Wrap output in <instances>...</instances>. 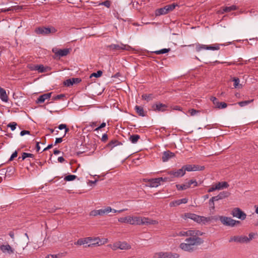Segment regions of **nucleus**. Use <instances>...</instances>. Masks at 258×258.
<instances>
[{"instance_id": "nucleus-1", "label": "nucleus", "mask_w": 258, "mask_h": 258, "mask_svg": "<svg viewBox=\"0 0 258 258\" xmlns=\"http://www.w3.org/2000/svg\"><path fill=\"white\" fill-rule=\"evenodd\" d=\"M202 235H196L194 236H189L185 240V242L180 244L179 247L183 250L188 252H192L197 249L198 246L201 245L204 240L199 237Z\"/></svg>"}, {"instance_id": "nucleus-2", "label": "nucleus", "mask_w": 258, "mask_h": 258, "mask_svg": "<svg viewBox=\"0 0 258 258\" xmlns=\"http://www.w3.org/2000/svg\"><path fill=\"white\" fill-rule=\"evenodd\" d=\"M186 218L190 219L199 224H206L213 221H218V218L216 216H211L206 217L204 216H199L192 213H187L185 214Z\"/></svg>"}, {"instance_id": "nucleus-3", "label": "nucleus", "mask_w": 258, "mask_h": 258, "mask_svg": "<svg viewBox=\"0 0 258 258\" xmlns=\"http://www.w3.org/2000/svg\"><path fill=\"white\" fill-rule=\"evenodd\" d=\"M140 217L126 216L118 218V221L120 223L130 224L131 225H139Z\"/></svg>"}, {"instance_id": "nucleus-4", "label": "nucleus", "mask_w": 258, "mask_h": 258, "mask_svg": "<svg viewBox=\"0 0 258 258\" xmlns=\"http://www.w3.org/2000/svg\"><path fill=\"white\" fill-rule=\"evenodd\" d=\"M217 217L218 218V220H220L221 222L225 226L233 227L236 223L239 224L240 223L239 221H236L230 217L223 216Z\"/></svg>"}, {"instance_id": "nucleus-5", "label": "nucleus", "mask_w": 258, "mask_h": 258, "mask_svg": "<svg viewBox=\"0 0 258 258\" xmlns=\"http://www.w3.org/2000/svg\"><path fill=\"white\" fill-rule=\"evenodd\" d=\"M225 45L224 44H215L212 46L200 44L198 43L196 45V50L197 52L201 51L202 49L217 50L220 49V46Z\"/></svg>"}, {"instance_id": "nucleus-6", "label": "nucleus", "mask_w": 258, "mask_h": 258, "mask_svg": "<svg viewBox=\"0 0 258 258\" xmlns=\"http://www.w3.org/2000/svg\"><path fill=\"white\" fill-rule=\"evenodd\" d=\"M37 34H41L43 35H48L50 33H54L57 31V30L53 27H40L36 28L35 30Z\"/></svg>"}, {"instance_id": "nucleus-7", "label": "nucleus", "mask_w": 258, "mask_h": 258, "mask_svg": "<svg viewBox=\"0 0 258 258\" xmlns=\"http://www.w3.org/2000/svg\"><path fill=\"white\" fill-rule=\"evenodd\" d=\"M179 254L171 252H158L154 253V258H178Z\"/></svg>"}, {"instance_id": "nucleus-8", "label": "nucleus", "mask_w": 258, "mask_h": 258, "mask_svg": "<svg viewBox=\"0 0 258 258\" xmlns=\"http://www.w3.org/2000/svg\"><path fill=\"white\" fill-rule=\"evenodd\" d=\"M52 51L54 53L53 58L55 59H59L61 57L67 56L70 53V49H57L53 48Z\"/></svg>"}, {"instance_id": "nucleus-9", "label": "nucleus", "mask_w": 258, "mask_h": 258, "mask_svg": "<svg viewBox=\"0 0 258 258\" xmlns=\"http://www.w3.org/2000/svg\"><path fill=\"white\" fill-rule=\"evenodd\" d=\"M203 233L199 230H188L186 231H181L176 234L179 236H194L196 235H203Z\"/></svg>"}, {"instance_id": "nucleus-10", "label": "nucleus", "mask_w": 258, "mask_h": 258, "mask_svg": "<svg viewBox=\"0 0 258 258\" xmlns=\"http://www.w3.org/2000/svg\"><path fill=\"white\" fill-rule=\"evenodd\" d=\"M231 214L234 217L243 220L245 219L246 215L240 208H234L231 211Z\"/></svg>"}, {"instance_id": "nucleus-11", "label": "nucleus", "mask_w": 258, "mask_h": 258, "mask_svg": "<svg viewBox=\"0 0 258 258\" xmlns=\"http://www.w3.org/2000/svg\"><path fill=\"white\" fill-rule=\"evenodd\" d=\"M230 194V192H229L228 191H222V192H220L216 196L213 197L210 199V202L211 203H213V209H215L214 202L218 201L219 200L227 198L229 196Z\"/></svg>"}, {"instance_id": "nucleus-12", "label": "nucleus", "mask_w": 258, "mask_h": 258, "mask_svg": "<svg viewBox=\"0 0 258 258\" xmlns=\"http://www.w3.org/2000/svg\"><path fill=\"white\" fill-rule=\"evenodd\" d=\"M192 184H194V187L198 186L197 181L196 180L191 179L184 184H177L176 186L178 190H185L190 187Z\"/></svg>"}, {"instance_id": "nucleus-13", "label": "nucleus", "mask_w": 258, "mask_h": 258, "mask_svg": "<svg viewBox=\"0 0 258 258\" xmlns=\"http://www.w3.org/2000/svg\"><path fill=\"white\" fill-rule=\"evenodd\" d=\"M158 224V222L157 220L151 219L148 217H140L139 219V224L141 225H156Z\"/></svg>"}, {"instance_id": "nucleus-14", "label": "nucleus", "mask_w": 258, "mask_h": 258, "mask_svg": "<svg viewBox=\"0 0 258 258\" xmlns=\"http://www.w3.org/2000/svg\"><path fill=\"white\" fill-rule=\"evenodd\" d=\"M184 172L187 171H201L205 169L204 166H201L198 165H186L182 166Z\"/></svg>"}, {"instance_id": "nucleus-15", "label": "nucleus", "mask_w": 258, "mask_h": 258, "mask_svg": "<svg viewBox=\"0 0 258 258\" xmlns=\"http://www.w3.org/2000/svg\"><path fill=\"white\" fill-rule=\"evenodd\" d=\"M247 236L245 235L234 236L230 237L229 240V242H235L239 243H246Z\"/></svg>"}, {"instance_id": "nucleus-16", "label": "nucleus", "mask_w": 258, "mask_h": 258, "mask_svg": "<svg viewBox=\"0 0 258 258\" xmlns=\"http://www.w3.org/2000/svg\"><path fill=\"white\" fill-rule=\"evenodd\" d=\"M107 47L112 50H127L130 47L128 45L121 43L120 44H112L107 46Z\"/></svg>"}, {"instance_id": "nucleus-17", "label": "nucleus", "mask_w": 258, "mask_h": 258, "mask_svg": "<svg viewBox=\"0 0 258 258\" xmlns=\"http://www.w3.org/2000/svg\"><path fill=\"white\" fill-rule=\"evenodd\" d=\"M210 100L212 101L215 107L218 109H224L227 107V105L225 102H219L215 97H211Z\"/></svg>"}, {"instance_id": "nucleus-18", "label": "nucleus", "mask_w": 258, "mask_h": 258, "mask_svg": "<svg viewBox=\"0 0 258 258\" xmlns=\"http://www.w3.org/2000/svg\"><path fill=\"white\" fill-rule=\"evenodd\" d=\"M238 9V7L236 5H232L230 6L223 7L221 8L220 10L218 11L219 14H223L225 13L230 12L233 11H235Z\"/></svg>"}, {"instance_id": "nucleus-19", "label": "nucleus", "mask_w": 258, "mask_h": 258, "mask_svg": "<svg viewBox=\"0 0 258 258\" xmlns=\"http://www.w3.org/2000/svg\"><path fill=\"white\" fill-rule=\"evenodd\" d=\"M167 106L161 103H155L152 106V109L155 111L163 112L167 109Z\"/></svg>"}, {"instance_id": "nucleus-20", "label": "nucleus", "mask_w": 258, "mask_h": 258, "mask_svg": "<svg viewBox=\"0 0 258 258\" xmlns=\"http://www.w3.org/2000/svg\"><path fill=\"white\" fill-rule=\"evenodd\" d=\"M185 172L183 167L176 171L172 170L168 172V174L174 177H182L185 174Z\"/></svg>"}, {"instance_id": "nucleus-21", "label": "nucleus", "mask_w": 258, "mask_h": 258, "mask_svg": "<svg viewBox=\"0 0 258 258\" xmlns=\"http://www.w3.org/2000/svg\"><path fill=\"white\" fill-rule=\"evenodd\" d=\"M92 240V237H91L80 238L74 243V244L76 245H84L90 243Z\"/></svg>"}, {"instance_id": "nucleus-22", "label": "nucleus", "mask_w": 258, "mask_h": 258, "mask_svg": "<svg viewBox=\"0 0 258 258\" xmlns=\"http://www.w3.org/2000/svg\"><path fill=\"white\" fill-rule=\"evenodd\" d=\"M0 249L3 253H8L9 254L14 253L15 250L9 244L2 245Z\"/></svg>"}, {"instance_id": "nucleus-23", "label": "nucleus", "mask_w": 258, "mask_h": 258, "mask_svg": "<svg viewBox=\"0 0 258 258\" xmlns=\"http://www.w3.org/2000/svg\"><path fill=\"white\" fill-rule=\"evenodd\" d=\"M174 156V153L170 152V151H164L163 153L162 160L163 162H167L170 159L173 157Z\"/></svg>"}, {"instance_id": "nucleus-24", "label": "nucleus", "mask_w": 258, "mask_h": 258, "mask_svg": "<svg viewBox=\"0 0 258 258\" xmlns=\"http://www.w3.org/2000/svg\"><path fill=\"white\" fill-rule=\"evenodd\" d=\"M52 93H45L42 95H40L36 101L37 103H43L45 100L49 99L51 96Z\"/></svg>"}, {"instance_id": "nucleus-25", "label": "nucleus", "mask_w": 258, "mask_h": 258, "mask_svg": "<svg viewBox=\"0 0 258 258\" xmlns=\"http://www.w3.org/2000/svg\"><path fill=\"white\" fill-rule=\"evenodd\" d=\"M118 249L121 250H128L131 248V246L130 244L125 241H118Z\"/></svg>"}, {"instance_id": "nucleus-26", "label": "nucleus", "mask_w": 258, "mask_h": 258, "mask_svg": "<svg viewBox=\"0 0 258 258\" xmlns=\"http://www.w3.org/2000/svg\"><path fill=\"white\" fill-rule=\"evenodd\" d=\"M92 240L90 242V244L88 245V247L92 246H96V245H102L101 240L98 237L97 238H92Z\"/></svg>"}, {"instance_id": "nucleus-27", "label": "nucleus", "mask_w": 258, "mask_h": 258, "mask_svg": "<svg viewBox=\"0 0 258 258\" xmlns=\"http://www.w3.org/2000/svg\"><path fill=\"white\" fill-rule=\"evenodd\" d=\"M0 98L3 101H8V97L6 94V92L5 90L1 87H0Z\"/></svg>"}, {"instance_id": "nucleus-28", "label": "nucleus", "mask_w": 258, "mask_h": 258, "mask_svg": "<svg viewBox=\"0 0 258 258\" xmlns=\"http://www.w3.org/2000/svg\"><path fill=\"white\" fill-rule=\"evenodd\" d=\"M135 109L137 113L141 116H145L146 113L144 112V109L142 106L136 105Z\"/></svg>"}, {"instance_id": "nucleus-29", "label": "nucleus", "mask_w": 258, "mask_h": 258, "mask_svg": "<svg viewBox=\"0 0 258 258\" xmlns=\"http://www.w3.org/2000/svg\"><path fill=\"white\" fill-rule=\"evenodd\" d=\"M216 185L217 186L216 188H218V190L226 188L229 186L228 183L226 181L219 182Z\"/></svg>"}, {"instance_id": "nucleus-30", "label": "nucleus", "mask_w": 258, "mask_h": 258, "mask_svg": "<svg viewBox=\"0 0 258 258\" xmlns=\"http://www.w3.org/2000/svg\"><path fill=\"white\" fill-rule=\"evenodd\" d=\"M120 143L116 140L111 141L107 145V147L112 150L114 147L119 145Z\"/></svg>"}, {"instance_id": "nucleus-31", "label": "nucleus", "mask_w": 258, "mask_h": 258, "mask_svg": "<svg viewBox=\"0 0 258 258\" xmlns=\"http://www.w3.org/2000/svg\"><path fill=\"white\" fill-rule=\"evenodd\" d=\"M157 178H154L150 180V185L149 186L152 187H158L160 184Z\"/></svg>"}, {"instance_id": "nucleus-32", "label": "nucleus", "mask_w": 258, "mask_h": 258, "mask_svg": "<svg viewBox=\"0 0 258 258\" xmlns=\"http://www.w3.org/2000/svg\"><path fill=\"white\" fill-rule=\"evenodd\" d=\"M140 138V136L138 135H131L129 138V140L133 144H136Z\"/></svg>"}, {"instance_id": "nucleus-33", "label": "nucleus", "mask_w": 258, "mask_h": 258, "mask_svg": "<svg viewBox=\"0 0 258 258\" xmlns=\"http://www.w3.org/2000/svg\"><path fill=\"white\" fill-rule=\"evenodd\" d=\"M166 14H167V13L165 7L157 9L155 12L156 16H160L162 15H165Z\"/></svg>"}, {"instance_id": "nucleus-34", "label": "nucleus", "mask_w": 258, "mask_h": 258, "mask_svg": "<svg viewBox=\"0 0 258 258\" xmlns=\"http://www.w3.org/2000/svg\"><path fill=\"white\" fill-rule=\"evenodd\" d=\"M34 70L38 71L39 73H43L46 71L45 69L44 68V67L41 64V65H36L34 67Z\"/></svg>"}, {"instance_id": "nucleus-35", "label": "nucleus", "mask_w": 258, "mask_h": 258, "mask_svg": "<svg viewBox=\"0 0 258 258\" xmlns=\"http://www.w3.org/2000/svg\"><path fill=\"white\" fill-rule=\"evenodd\" d=\"M178 6L177 4H175L174 3L172 4L171 5H167L165 7L167 13H169L170 11L173 10L176 7Z\"/></svg>"}, {"instance_id": "nucleus-36", "label": "nucleus", "mask_w": 258, "mask_h": 258, "mask_svg": "<svg viewBox=\"0 0 258 258\" xmlns=\"http://www.w3.org/2000/svg\"><path fill=\"white\" fill-rule=\"evenodd\" d=\"M232 81L234 82V87L235 88L242 87V85L239 84L240 80L238 78H233Z\"/></svg>"}, {"instance_id": "nucleus-37", "label": "nucleus", "mask_w": 258, "mask_h": 258, "mask_svg": "<svg viewBox=\"0 0 258 258\" xmlns=\"http://www.w3.org/2000/svg\"><path fill=\"white\" fill-rule=\"evenodd\" d=\"M253 101V99H251V100H249L240 101V102H238V104L240 107H244L246 105H247L249 103L252 102Z\"/></svg>"}, {"instance_id": "nucleus-38", "label": "nucleus", "mask_w": 258, "mask_h": 258, "mask_svg": "<svg viewBox=\"0 0 258 258\" xmlns=\"http://www.w3.org/2000/svg\"><path fill=\"white\" fill-rule=\"evenodd\" d=\"M58 128L59 130H63V129L65 130L64 134L63 136V137L64 136H65V135H66L67 133H68L69 132V129L68 128H67V125L65 124H61L59 125L58 126Z\"/></svg>"}, {"instance_id": "nucleus-39", "label": "nucleus", "mask_w": 258, "mask_h": 258, "mask_svg": "<svg viewBox=\"0 0 258 258\" xmlns=\"http://www.w3.org/2000/svg\"><path fill=\"white\" fill-rule=\"evenodd\" d=\"M170 51V48H163L159 50L155 51V53L157 54H164Z\"/></svg>"}, {"instance_id": "nucleus-40", "label": "nucleus", "mask_w": 258, "mask_h": 258, "mask_svg": "<svg viewBox=\"0 0 258 258\" xmlns=\"http://www.w3.org/2000/svg\"><path fill=\"white\" fill-rule=\"evenodd\" d=\"M27 157L33 158L34 155L31 153L24 152L22 155V160H24Z\"/></svg>"}, {"instance_id": "nucleus-41", "label": "nucleus", "mask_w": 258, "mask_h": 258, "mask_svg": "<svg viewBox=\"0 0 258 258\" xmlns=\"http://www.w3.org/2000/svg\"><path fill=\"white\" fill-rule=\"evenodd\" d=\"M77 176L75 175H69L66 176L64 179L66 181H70L74 180L75 179H76Z\"/></svg>"}, {"instance_id": "nucleus-42", "label": "nucleus", "mask_w": 258, "mask_h": 258, "mask_svg": "<svg viewBox=\"0 0 258 258\" xmlns=\"http://www.w3.org/2000/svg\"><path fill=\"white\" fill-rule=\"evenodd\" d=\"M64 95L61 94L57 95H56L55 96H53L52 98V100L53 101L57 100H61L64 97Z\"/></svg>"}, {"instance_id": "nucleus-43", "label": "nucleus", "mask_w": 258, "mask_h": 258, "mask_svg": "<svg viewBox=\"0 0 258 258\" xmlns=\"http://www.w3.org/2000/svg\"><path fill=\"white\" fill-rule=\"evenodd\" d=\"M108 246L110 247L113 250H116L118 249V241L112 244L108 245Z\"/></svg>"}, {"instance_id": "nucleus-44", "label": "nucleus", "mask_w": 258, "mask_h": 258, "mask_svg": "<svg viewBox=\"0 0 258 258\" xmlns=\"http://www.w3.org/2000/svg\"><path fill=\"white\" fill-rule=\"evenodd\" d=\"M17 124L15 122H12L7 125V126L11 128V130L13 131L16 129Z\"/></svg>"}, {"instance_id": "nucleus-45", "label": "nucleus", "mask_w": 258, "mask_h": 258, "mask_svg": "<svg viewBox=\"0 0 258 258\" xmlns=\"http://www.w3.org/2000/svg\"><path fill=\"white\" fill-rule=\"evenodd\" d=\"M102 75V72L101 71H98L96 73H92L90 77L91 78L92 77H94L96 78H98V77H101Z\"/></svg>"}, {"instance_id": "nucleus-46", "label": "nucleus", "mask_w": 258, "mask_h": 258, "mask_svg": "<svg viewBox=\"0 0 258 258\" xmlns=\"http://www.w3.org/2000/svg\"><path fill=\"white\" fill-rule=\"evenodd\" d=\"M98 5L99 6H100V5L104 6L108 8L110 6V2L109 1L107 0L104 2L99 3Z\"/></svg>"}, {"instance_id": "nucleus-47", "label": "nucleus", "mask_w": 258, "mask_h": 258, "mask_svg": "<svg viewBox=\"0 0 258 258\" xmlns=\"http://www.w3.org/2000/svg\"><path fill=\"white\" fill-rule=\"evenodd\" d=\"M188 112L190 113L191 116H194L199 112V110H197L195 109H191L188 110Z\"/></svg>"}, {"instance_id": "nucleus-48", "label": "nucleus", "mask_w": 258, "mask_h": 258, "mask_svg": "<svg viewBox=\"0 0 258 258\" xmlns=\"http://www.w3.org/2000/svg\"><path fill=\"white\" fill-rule=\"evenodd\" d=\"M64 84L65 86H68V87L73 85L72 78L70 79H68V80H67L64 82Z\"/></svg>"}, {"instance_id": "nucleus-49", "label": "nucleus", "mask_w": 258, "mask_h": 258, "mask_svg": "<svg viewBox=\"0 0 258 258\" xmlns=\"http://www.w3.org/2000/svg\"><path fill=\"white\" fill-rule=\"evenodd\" d=\"M255 235V234L253 233H250L248 235V237H247V239L246 241V243L249 242L251 240H252Z\"/></svg>"}, {"instance_id": "nucleus-50", "label": "nucleus", "mask_w": 258, "mask_h": 258, "mask_svg": "<svg viewBox=\"0 0 258 258\" xmlns=\"http://www.w3.org/2000/svg\"><path fill=\"white\" fill-rule=\"evenodd\" d=\"M103 210L104 211V213L108 214L112 211V209L110 207H106L105 208L103 209Z\"/></svg>"}, {"instance_id": "nucleus-51", "label": "nucleus", "mask_w": 258, "mask_h": 258, "mask_svg": "<svg viewBox=\"0 0 258 258\" xmlns=\"http://www.w3.org/2000/svg\"><path fill=\"white\" fill-rule=\"evenodd\" d=\"M14 11V9L12 8H9L8 9H0V13H5L8 11Z\"/></svg>"}, {"instance_id": "nucleus-52", "label": "nucleus", "mask_w": 258, "mask_h": 258, "mask_svg": "<svg viewBox=\"0 0 258 258\" xmlns=\"http://www.w3.org/2000/svg\"><path fill=\"white\" fill-rule=\"evenodd\" d=\"M72 80L73 85L74 84L79 83L81 81V80L80 79L77 78H72Z\"/></svg>"}, {"instance_id": "nucleus-53", "label": "nucleus", "mask_w": 258, "mask_h": 258, "mask_svg": "<svg viewBox=\"0 0 258 258\" xmlns=\"http://www.w3.org/2000/svg\"><path fill=\"white\" fill-rule=\"evenodd\" d=\"M151 95L150 94H144L142 95L143 99L149 101L151 99Z\"/></svg>"}, {"instance_id": "nucleus-54", "label": "nucleus", "mask_w": 258, "mask_h": 258, "mask_svg": "<svg viewBox=\"0 0 258 258\" xmlns=\"http://www.w3.org/2000/svg\"><path fill=\"white\" fill-rule=\"evenodd\" d=\"M170 205L171 206L179 205H180V200H176L174 202H172V203H171L170 204Z\"/></svg>"}, {"instance_id": "nucleus-55", "label": "nucleus", "mask_w": 258, "mask_h": 258, "mask_svg": "<svg viewBox=\"0 0 258 258\" xmlns=\"http://www.w3.org/2000/svg\"><path fill=\"white\" fill-rule=\"evenodd\" d=\"M106 126V123L103 122L102 123L100 126H98L95 129V131H97L99 130L100 129Z\"/></svg>"}, {"instance_id": "nucleus-56", "label": "nucleus", "mask_w": 258, "mask_h": 258, "mask_svg": "<svg viewBox=\"0 0 258 258\" xmlns=\"http://www.w3.org/2000/svg\"><path fill=\"white\" fill-rule=\"evenodd\" d=\"M30 132L28 131L23 130L20 132V135L23 136L25 135H30Z\"/></svg>"}, {"instance_id": "nucleus-57", "label": "nucleus", "mask_w": 258, "mask_h": 258, "mask_svg": "<svg viewBox=\"0 0 258 258\" xmlns=\"http://www.w3.org/2000/svg\"><path fill=\"white\" fill-rule=\"evenodd\" d=\"M17 155H18V153H17V152L16 151L15 152H14L12 154V155H11V157H10V158L9 160H10V161H12V160H13V159L14 158H15V157H16L17 156Z\"/></svg>"}, {"instance_id": "nucleus-58", "label": "nucleus", "mask_w": 258, "mask_h": 258, "mask_svg": "<svg viewBox=\"0 0 258 258\" xmlns=\"http://www.w3.org/2000/svg\"><path fill=\"white\" fill-rule=\"evenodd\" d=\"M217 187V185H216L215 186H213L210 187L208 189V192H212V191H214L215 190H218V188H216Z\"/></svg>"}, {"instance_id": "nucleus-59", "label": "nucleus", "mask_w": 258, "mask_h": 258, "mask_svg": "<svg viewBox=\"0 0 258 258\" xmlns=\"http://www.w3.org/2000/svg\"><path fill=\"white\" fill-rule=\"evenodd\" d=\"M127 210V209H121V210H116L115 209H112V212H113V213H116V212L121 213L122 212L126 211Z\"/></svg>"}, {"instance_id": "nucleus-60", "label": "nucleus", "mask_w": 258, "mask_h": 258, "mask_svg": "<svg viewBox=\"0 0 258 258\" xmlns=\"http://www.w3.org/2000/svg\"><path fill=\"white\" fill-rule=\"evenodd\" d=\"M107 138H108L107 135V134H104V135H103V136H102V137L101 140H102L103 142H105V141H106V140H107Z\"/></svg>"}, {"instance_id": "nucleus-61", "label": "nucleus", "mask_w": 258, "mask_h": 258, "mask_svg": "<svg viewBox=\"0 0 258 258\" xmlns=\"http://www.w3.org/2000/svg\"><path fill=\"white\" fill-rule=\"evenodd\" d=\"M97 211H98V215H103L105 214L103 209L97 210Z\"/></svg>"}, {"instance_id": "nucleus-62", "label": "nucleus", "mask_w": 258, "mask_h": 258, "mask_svg": "<svg viewBox=\"0 0 258 258\" xmlns=\"http://www.w3.org/2000/svg\"><path fill=\"white\" fill-rule=\"evenodd\" d=\"M11 8L14 9V11L20 10L22 9L21 6H12Z\"/></svg>"}, {"instance_id": "nucleus-63", "label": "nucleus", "mask_w": 258, "mask_h": 258, "mask_svg": "<svg viewBox=\"0 0 258 258\" xmlns=\"http://www.w3.org/2000/svg\"><path fill=\"white\" fill-rule=\"evenodd\" d=\"M62 141V138H56L55 141V145L58 143H60Z\"/></svg>"}, {"instance_id": "nucleus-64", "label": "nucleus", "mask_w": 258, "mask_h": 258, "mask_svg": "<svg viewBox=\"0 0 258 258\" xmlns=\"http://www.w3.org/2000/svg\"><path fill=\"white\" fill-rule=\"evenodd\" d=\"M179 200H180V204H185L187 202V201H188L187 199L186 198L180 199Z\"/></svg>"}]
</instances>
